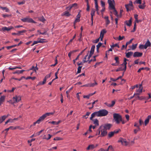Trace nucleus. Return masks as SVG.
I'll return each instance as SVG.
<instances>
[{
	"label": "nucleus",
	"instance_id": "obj_49",
	"mask_svg": "<svg viewBox=\"0 0 151 151\" xmlns=\"http://www.w3.org/2000/svg\"><path fill=\"white\" fill-rule=\"evenodd\" d=\"M136 23L135 22L134 24V27L133 29V30L131 31V32H134L136 30Z\"/></svg>",
	"mask_w": 151,
	"mask_h": 151
},
{
	"label": "nucleus",
	"instance_id": "obj_11",
	"mask_svg": "<svg viewBox=\"0 0 151 151\" xmlns=\"http://www.w3.org/2000/svg\"><path fill=\"white\" fill-rule=\"evenodd\" d=\"M97 116L98 117H100V113L99 111H96L93 113L91 114V116L90 118V119L91 120H92L93 119L95 116Z\"/></svg>",
	"mask_w": 151,
	"mask_h": 151
},
{
	"label": "nucleus",
	"instance_id": "obj_31",
	"mask_svg": "<svg viewBox=\"0 0 151 151\" xmlns=\"http://www.w3.org/2000/svg\"><path fill=\"white\" fill-rule=\"evenodd\" d=\"M72 89V87H71L70 89H69V90H68L66 91V93L67 94V96L68 98H69V93H70V92L71 91V90Z\"/></svg>",
	"mask_w": 151,
	"mask_h": 151
},
{
	"label": "nucleus",
	"instance_id": "obj_63",
	"mask_svg": "<svg viewBox=\"0 0 151 151\" xmlns=\"http://www.w3.org/2000/svg\"><path fill=\"white\" fill-rule=\"evenodd\" d=\"M43 131V130H40V131H39V132L37 133H36V135L37 136V135H39Z\"/></svg>",
	"mask_w": 151,
	"mask_h": 151
},
{
	"label": "nucleus",
	"instance_id": "obj_17",
	"mask_svg": "<svg viewBox=\"0 0 151 151\" xmlns=\"http://www.w3.org/2000/svg\"><path fill=\"white\" fill-rule=\"evenodd\" d=\"M95 10L93 8L91 9V20H93V17L95 15Z\"/></svg>",
	"mask_w": 151,
	"mask_h": 151
},
{
	"label": "nucleus",
	"instance_id": "obj_48",
	"mask_svg": "<svg viewBox=\"0 0 151 151\" xmlns=\"http://www.w3.org/2000/svg\"><path fill=\"white\" fill-rule=\"evenodd\" d=\"M135 3L137 4H141V0H136L134 2V4Z\"/></svg>",
	"mask_w": 151,
	"mask_h": 151
},
{
	"label": "nucleus",
	"instance_id": "obj_28",
	"mask_svg": "<svg viewBox=\"0 0 151 151\" xmlns=\"http://www.w3.org/2000/svg\"><path fill=\"white\" fill-rule=\"evenodd\" d=\"M63 13V15L66 17H69L70 15L69 12L67 11L64 12Z\"/></svg>",
	"mask_w": 151,
	"mask_h": 151
},
{
	"label": "nucleus",
	"instance_id": "obj_21",
	"mask_svg": "<svg viewBox=\"0 0 151 151\" xmlns=\"http://www.w3.org/2000/svg\"><path fill=\"white\" fill-rule=\"evenodd\" d=\"M95 4V7L96 8V10L97 12L99 11V6L98 4L97 0H94Z\"/></svg>",
	"mask_w": 151,
	"mask_h": 151
},
{
	"label": "nucleus",
	"instance_id": "obj_41",
	"mask_svg": "<svg viewBox=\"0 0 151 151\" xmlns=\"http://www.w3.org/2000/svg\"><path fill=\"white\" fill-rule=\"evenodd\" d=\"M82 67V66H79L78 67V70L77 71V73H79L81 72Z\"/></svg>",
	"mask_w": 151,
	"mask_h": 151
},
{
	"label": "nucleus",
	"instance_id": "obj_4",
	"mask_svg": "<svg viewBox=\"0 0 151 151\" xmlns=\"http://www.w3.org/2000/svg\"><path fill=\"white\" fill-rule=\"evenodd\" d=\"M21 21L24 22L32 23H36L37 22L34 21L33 19L28 17H26L21 19Z\"/></svg>",
	"mask_w": 151,
	"mask_h": 151
},
{
	"label": "nucleus",
	"instance_id": "obj_15",
	"mask_svg": "<svg viewBox=\"0 0 151 151\" xmlns=\"http://www.w3.org/2000/svg\"><path fill=\"white\" fill-rule=\"evenodd\" d=\"M13 29V27L12 26H10L8 27H6L2 28V29L4 31H10V30Z\"/></svg>",
	"mask_w": 151,
	"mask_h": 151
},
{
	"label": "nucleus",
	"instance_id": "obj_16",
	"mask_svg": "<svg viewBox=\"0 0 151 151\" xmlns=\"http://www.w3.org/2000/svg\"><path fill=\"white\" fill-rule=\"evenodd\" d=\"M81 17V15L79 13L76 16V18L74 22V24L75 25L76 23L77 22H79L80 21V18Z\"/></svg>",
	"mask_w": 151,
	"mask_h": 151
},
{
	"label": "nucleus",
	"instance_id": "obj_12",
	"mask_svg": "<svg viewBox=\"0 0 151 151\" xmlns=\"http://www.w3.org/2000/svg\"><path fill=\"white\" fill-rule=\"evenodd\" d=\"M112 126V125L110 124H107L101 126V128H104L106 130H109L111 128Z\"/></svg>",
	"mask_w": 151,
	"mask_h": 151
},
{
	"label": "nucleus",
	"instance_id": "obj_35",
	"mask_svg": "<svg viewBox=\"0 0 151 151\" xmlns=\"http://www.w3.org/2000/svg\"><path fill=\"white\" fill-rule=\"evenodd\" d=\"M89 84L90 87H93L94 86L97 85L98 83L96 82H95L93 83H89Z\"/></svg>",
	"mask_w": 151,
	"mask_h": 151
},
{
	"label": "nucleus",
	"instance_id": "obj_25",
	"mask_svg": "<svg viewBox=\"0 0 151 151\" xmlns=\"http://www.w3.org/2000/svg\"><path fill=\"white\" fill-rule=\"evenodd\" d=\"M106 30L105 29H103L102 30L101 32L100 33V36L102 37H103L104 36V35L105 33L106 32Z\"/></svg>",
	"mask_w": 151,
	"mask_h": 151
},
{
	"label": "nucleus",
	"instance_id": "obj_32",
	"mask_svg": "<svg viewBox=\"0 0 151 151\" xmlns=\"http://www.w3.org/2000/svg\"><path fill=\"white\" fill-rule=\"evenodd\" d=\"M86 48L85 49H84L79 54V55L77 56V57L76 58V60H78L79 58V57L80 55H81L84 52V51L86 49Z\"/></svg>",
	"mask_w": 151,
	"mask_h": 151
},
{
	"label": "nucleus",
	"instance_id": "obj_46",
	"mask_svg": "<svg viewBox=\"0 0 151 151\" xmlns=\"http://www.w3.org/2000/svg\"><path fill=\"white\" fill-rule=\"evenodd\" d=\"M117 47L118 48L119 47V46L118 44L116 43L115 44H113V45H112L111 46V47Z\"/></svg>",
	"mask_w": 151,
	"mask_h": 151
},
{
	"label": "nucleus",
	"instance_id": "obj_39",
	"mask_svg": "<svg viewBox=\"0 0 151 151\" xmlns=\"http://www.w3.org/2000/svg\"><path fill=\"white\" fill-rule=\"evenodd\" d=\"M77 4H76V3H74V4H72L71 5H70L69 7V9H71V8H72L73 7H74L76 6H77Z\"/></svg>",
	"mask_w": 151,
	"mask_h": 151
},
{
	"label": "nucleus",
	"instance_id": "obj_53",
	"mask_svg": "<svg viewBox=\"0 0 151 151\" xmlns=\"http://www.w3.org/2000/svg\"><path fill=\"white\" fill-rule=\"evenodd\" d=\"M124 38V36H123L121 37L120 35H119V37L118 40L119 41H120L123 40Z\"/></svg>",
	"mask_w": 151,
	"mask_h": 151
},
{
	"label": "nucleus",
	"instance_id": "obj_22",
	"mask_svg": "<svg viewBox=\"0 0 151 151\" xmlns=\"http://www.w3.org/2000/svg\"><path fill=\"white\" fill-rule=\"evenodd\" d=\"M125 54L126 57L127 58H129L132 55L133 52H126Z\"/></svg>",
	"mask_w": 151,
	"mask_h": 151
},
{
	"label": "nucleus",
	"instance_id": "obj_47",
	"mask_svg": "<svg viewBox=\"0 0 151 151\" xmlns=\"http://www.w3.org/2000/svg\"><path fill=\"white\" fill-rule=\"evenodd\" d=\"M144 3L142 5H140L139 6V7L141 9H144L145 8V6L144 5Z\"/></svg>",
	"mask_w": 151,
	"mask_h": 151
},
{
	"label": "nucleus",
	"instance_id": "obj_9",
	"mask_svg": "<svg viewBox=\"0 0 151 151\" xmlns=\"http://www.w3.org/2000/svg\"><path fill=\"white\" fill-rule=\"evenodd\" d=\"M21 100V97L19 96H15L12 98L13 104L18 102Z\"/></svg>",
	"mask_w": 151,
	"mask_h": 151
},
{
	"label": "nucleus",
	"instance_id": "obj_57",
	"mask_svg": "<svg viewBox=\"0 0 151 151\" xmlns=\"http://www.w3.org/2000/svg\"><path fill=\"white\" fill-rule=\"evenodd\" d=\"M121 131L120 129H119L118 130H115L114 131H113L114 134H116L118 133L119 131Z\"/></svg>",
	"mask_w": 151,
	"mask_h": 151
},
{
	"label": "nucleus",
	"instance_id": "obj_36",
	"mask_svg": "<svg viewBox=\"0 0 151 151\" xmlns=\"http://www.w3.org/2000/svg\"><path fill=\"white\" fill-rule=\"evenodd\" d=\"M54 140H62L63 139V138H60L59 137H56L54 138L53 139Z\"/></svg>",
	"mask_w": 151,
	"mask_h": 151
},
{
	"label": "nucleus",
	"instance_id": "obj_33",
	"mask_svg": "<svg viewBox=\"0 0 151 151\" xmlns=\"http://www.w3.org/2000/svg\"><path fill=\"white\" fill-rule=\"evenodd\" d=\"M145 45H140L139 46V48L140 49H146V47H145Z\"/></svg>",
	"mask_w": 151,
	"mask_h": 151
},
{
	"label": "nucleus",
	"instance_id": "obj_52",
	"mask_svg": "<svg viewBox=\"0 0 151 151\" xmlns=\"http://www.w3.org/2000/svg\"><path fill=\"white\" fill-rule=\"evenodd\" d=\"M24 71H25V70H17V73L18 74H21Z\"/></svg>",
	"mask_w": 151,
	"mask_h": 151
},
{
	"label": "nucleus",
	"instance_id": "obj_3",
	"mask_svg": "<svg viewBox=\"0 0 151 151\" xmlns=\"http://www.w3.org/2000/svg\"><path fill=\"white\" fill-rule=\"evenodd\" d=\"M113 117L115 121L117 124H119L121 122V121L122 120V117L121 116L118 114H114Z\"/></svg>",
	"mask_w": 151,
	"mask_h": 151
},
{
	"label": "nucleus",
	"instance_id": "obj_13",
	"mask_svg": "<svg viewBox=\"0 0 151 151\" xmlns=\"http://www.w3.org/2000/svg\"><path fill=\"white\" fill-rule=\"evenodd\" d=\"M142 84H140L139 85V88L136 90V93H134L136 95H139L140 93L142 92Z\"/></svg>",
	"mask_w": 151,
	"mask_h": 151
},
{
	"label": "nucleus",
	"instance_id": "obj_5",
	"mask_svg": "<svg viewBox=\"0 0 151 151\" xmlns=\"http://www.w3.org/2000/svg\"><path fill=\"white\" fill-rule=\"evenodd\" d=\"M53 114V113L50 112L47 113H45L39 118V119L37 120V122H38L39 123H40L41 122L43 121L46 117L49 116L50 115L52 114Z\"/></svg>",
	"mask_w": 151,
	"mask_h": 151
},
{
	"label": "nucleus",
	"instance_id": "obj_34",
	"mask_svg": "<svg viewBox=\"0 0 151 151\" xmlns=\"http://www.w3.org/2000/svg\"><path fill=\"white\" fill-rule=\"evenodd\" d=\"M137 45V44H133L132 46V48H131L132 50H135L136 48Z\"/></svg>",
	"mask_w": 151,
	"mask_h": 151
},
{
	"label": "nucleus",
	"instance_id": "obj_55",
	"mask_svg": "<svg viewBox=\"0 0 151 151\" xmlns=\"http://www.w3.org/2000/svg\"><path fill=\"white\" fill-rule=\"evenodd\" d=\"M99 38H98L94 40L93 41V43H96L98 42L99 41Z\"/></svg>",
	"mask_w": 151,
	"mask_h": 151
},
{
	"label": "nucleus",
	"instance_id": "obj_45",
	"mask_svg": "<svg viewBox=\"0 0 151 151\" xmlns=\"http://www.w3.org/2000/svg\"><path fill=\"white\" fill-rule=\"evenodd\" d=\"M39 20L42 22H44L45 20V19L43 17H40L39 18Z\"/></svg>",
	"mask_w": 151,
	"mask_h": 151
},
{
	"label": "nucleus",
	"instance_id": "obj_37",
	"mask_svg": "<svg viewBox=\"0 0 151 151\" xmlns=\"http://www.w3.org/2000/svg\"><path fill=\"white\" fill-rule=\"evenodd\" d=\"M36 78V77H31L30 76H29L28 77H27L26 78H25V79L26 80H28L29 79H31L32 80H35Z\"/></svg>",
	"mask_w": 151,
	"mask_h": 151
},
{
	"label": "nucleus",
	"instance_id": "obj_38",
	"mask_svg": "<svg viewBox=\"0 0 151 151\" xmlns=\"http://www.w3.org/2000/svg\"><path fill=\"white\" fill-rule=\"evenodd\" d=\"M147 68H143V67H142V68H140L138 70L137 72L139 73L141 72V70H145L146 69H147Z\"/></svg>",
	"mask_w": 151,
	"mask_h": 151
},
{
	"label": "nucleus",
	"instance_id": "obj_2",
	"mask_svg": "<svg viewBox=\"0 0 151 151\" xmlns=\"http://www.w3.org/2000/svg\"><path fill=\"white\" fill-rule=\"evenodd\" d=\"M127 60H128L125 58H124V62L121 65V67L118 68L116 70V71L118 72L120 71L126 70L127 68L126 64H127L126 61Z\"/></svg>",
	"mask_w": 151,
	"mask_h": 151
},
{
	"label": "nucleus",
	"instance_id": "obj_7",
	"mask_svg": "<svg viewBox=\"0 0 151 151\" xmlns=\"http://www.w3.org/2000/svg\"><path fill=\"white\" fill-rule=\"evenodd\" d=\"M133 6L132 2L131 1H129L128 4H126L125 7L127 9V11H129V10L132 9Z\"/></svg>",
	"mask_w": 151,
	"mask_h": 151
},
{
	"label": "nucleus",
	"instance_id": "obj_1",
	"mask_svg": "<svg viewBox=\"0 0 151 151\" xmlns=\"http://www.w3.org/2000/svg\"><path fill=\"white\" fill-rule=\"evenodd\" d=\"M113 2L111 0H108V2L109 4V9L110 10L113 9V12L114 14L117 17H118V13L116 10L113 4V3H114V1L113 0Z\"/></svg>",
	"mask_w": 151,
	"mask_h": 151
},
{
	"label": "nucleus",
	"instance_id": "obj_43",
	"mask_svg": "<svg viewBox=\"0 0 151 151\" xmlns=\"http://www.w3.org/2000/svg\"><path fill=\"white\" fill-rule=\"evenodd\" d=\"M140 128L139 127H138L137 128V129H134V134H136L137 133V132L140 130Z\"/></svg>",
	"mask_w": 151,
	"mask_h": 151
},
{
	"label": "nucleus",
	"instance_id": "obj_26",
	"mask_svg": "<svg viewBox=\"0 0 151 151\" xmlns=\"http://www.w3.org/2000/svg\"><path fill=\"white\" fill-rule=\"evenodd\" d=\"M27 32V31L25 30H23L22 31H19L18 32V35H22V33H25Z\"/></svg>",
	"mask_w": 151,
	"mask_h": 151
},
{
	"label": "nucleus",
	"instance_id": "obj_42",
	"mask_svg": "<svg viewBox=\"0 0 151 151\" xmlns=\"http://www.w3.org/2000/svg\"><path fill=\"white\" fill-rule=\"evenodd\" d=\"M115 103V101H111V104H110L109 107H113L114 106Z\"/></svg>",
	"mask_w": 151,
	"mask_h": 151
},
{
	"label": "nucleus",
	"instance_id": "obj_61",
	"mask_svg": "<svg viewBox=\"0 0 151 151\" xmlns=\"http://www.w3.org/2000/svg\"><path fill=\"white\" fill-rule=\"evenodd\" d=\"M107 149L108 151L109 150H113V149L111 145L109 146Z\"/></svg>",
	"mask_w": 151,
	"mask_h": 151
},
{
	"label": "nucleus",
	"instance_id": "obj_50",
	"mask_svg": "<svg viewBox=\"0 0 151 151\" xmlns=\"http://www.w3.org/2000/svg\"><path fill=\"white\" fill-rule=\"evenodd\" d=\"M48 138H46V137H43V139H47V140H48L49 139L51 138V137H52V135H51L50 134H48Z\"/></svg>",
	"mask_w": 151,
	"mask_h": 151
},
{
	"label": "nucleus",
	"instance_id": "obj_24",
	"mask_svg": "<svg viewBox=\"0 0 151 151\" xmlns=\"http://www.w3.org/2000/svg\"><path fill=\"white\" fill-rule=\"evenodd\" d=\"M5 96H2L0 98V106L2 104L5 100Z\"/></svg>",
	"mask_w": 151,
	"mask_h": 151
},
{
	"label": "nucleus",
	"instance_id": "obj_54",
	"mask_svg": "<svg viewBox=\"0 0 151 151\" xmlns=\"http://www.w3.org/2000/svg\"><path fill=\"white\" fill-rule=\"evenodd\" d=\"M58 63V61L57 59V57L56 58V59L55 60V63L54 64H52L51 65V66H55L56 65H57Z\"/></svg>",
	"mask_w": 151,
	"mask_h": 151
},
{
	"label": "nucleus",
	"instance_id": "obj_30",
	"mask_svg": "<svg viewBox=\"0 0 151 151\" xmlns=\"http://www.w3.org/2000/svg\"><path fill=\"white\" fill-rule=\"evenodd\" d=\"M0 8L3 10H5L6 12H8L9 11V9L6 7H2L1 6V7H0Z\"/></svg>",
	"mask_w": 151,
	"mask_h": 151
},
{
	"label": "nucleus",
	"instance_id": "obj_58",
	"mask_svg": "<svg viewBox=\"0 0 151 151\" xmlns=\"http://www.w3.org/2000/svg\"><path fill=\"white\" fill-rule=\"evenodd\" d=\"M45 40L43 39H40V40H38L39 41V43H42L44 42H45L44 41V40Z\"/></svg>",
	"mask_w": 151,
	"mask_h": 151
},
{
	"label": "nucleus",
	"instance_id": "obj_62",
	"mask_svg": "<svg viewBox=\"0 0 151 151\" xmlns=\"http://www.w3.org/2000/svg\"><path fill=\"white\" fill-rule=\"evenodd\" d=\"M25 3V1H23L21 2H19L18 3V4L19 5H21L24 4Z\"/></svg>",
	"mask_w": 151,
	"mask_h": 151
},
{
	"label": "nucleus",
	"instance_id": "obj_27",
	"mask_svg": "<svg viewBox=\"0 0 151 151\" xmlns=\"http://www.w3.org/2000/svg\"><path fill=\"white\" fill-rule=\"evenodd\" d=\"M95 48V45H92L91 49V50L90 51V53L91 54H93L94 52V49Z\"/></svg>",
	"mask_w": 151,
	"mask_h": 151
},
{
	"label": "nucleus",
	"instance_id": "obj_19",
	"mask_svg": "<svg viewBox=\"0 0 151 151\" xmlns=\"http://www.w3.org/2000/svg\"><path fill=\"white\" fill-rule=\"evenodd\" d=\"M93 122V123L96 126H98L99 124V120L97 119H95L92 120Z\"/></svg>",
	"mask_w": 151,
	"mask_h": 151
},
{
	"label": "nucleus",
	"instance_id": "obj_40",
	"mask_svg": "<svg viewBox=\"0 0 151 151\" xmlns=\"http://www.w3.org/2000/svg\"><path fill=\"white\" fill-rule=\"evenodd\" d=\"M149 121V119L147 117L145 121V126L148 123Z\"/></svg>",
	"mask_w": 151,
	"mask_h": 151
},
{
	"label": "nucleus",
	"instance_id": "obj_64",
	"mask_svg": "<svg viewBox=\"0 0 151 151\" xmlns=\"http://www.w3.org/2000/svg\"><path fill=\"white\" fill-rule=\"evenodd\" d=\"M51 73H50V74H49L48 75H47L45 77V78H46L47 79L50 78L51 76Z\"/></svg>",
	"mask_w": 151,
	"mask_h": 151
},
{
	"label": "nucleus",
	"instance_id": "obj_60",
	"mask_svg": "<svg viewBox=\"0 0 151 151\" xmlns=\"http://www.w3.org/2000/svg\"><path fill=\"white\" fill-rule=\"evenodd\" d=\"M133 40V39H132L129 42H126L127 45H128L130 44V43H131L132 42V41Z\"/></svg>",
	"mask_w": 151,
	"mask_h": 151
},
{
	"label": "nucleus",
	"instance_id": "obj_51",
	"mask_svg": "<svg viewBox=\"0 0 151 151\" xmlns=\"http://www.w3.org/2000/svg\"><path fill=\"white\" fill-rule=\"evenodd\" d=\"M88 56V54L84 58V60H83V63H85L86 62H88V60L86 61V57Z\"/></svg>",
	"mask_w": 151,
	"mask_h": 151
},
{
	"label": "nucleus",
	"instance_id": "obj_20",
	"mask_svg": "<svg viewBox=\"0 0 151 151\" xmlns=\"http://www.w3.org/2000/svg\"><path fill=\"white\" fill-rule=\"evenodd\" d=\"M132 21L131 19H130L129 21H126L125 24L128 26H130L132 24Z\"/></svg>",
	"mask_w": 151,
	"mask_h": 151
},
{
	"label": "nucleus",
	"instance_id": "obj_23",
	"mask_svg": "<svg viewBox=\"0 0 151 151\" xmlns=\"http://www.w3.org/2000/svg\"><path fill=\"white\" fill-rule=\"evenodd\" d=\"M145 47H146V48L148 47H150L151 46V43L150 42V41H149V40H147V41L145 43Z\"/></svg>",
	"mask_w": 151,
	"mask_h": 151
},
{
	"label": "nucleus",
	"instance_id": "obj_18",
	"mask_svg": "<svg viewBox=\"0 0 151 151\" xmlns=\"http://www.w3.org/2000/svg\"><path fill=\"white\" fill-rule=\"evenodd\" d=\"M8 116V115H4L1 116V117L0 118V124L2 123L6 118Z\"/></svg>",
	"mask_w": 151,
	"mask_h": 151
},
{
	"label": "nucleus",
	"instance_id": "obj_14",
	"mask_svg": "<svg viewBox=\"0 0 151 151\" xmlns=\"http://www.w3.org/2000/svg\"><path fill=\"white\" fill-rule=\"evenodd\" d=\"M143 55L142 52H136L134 53L133 57H141Z\"/></svg>",
	"mask_w": 151,
	"mask_h": 151
},
{
	"label": "nucleus",
	"instance_id": "obj_10",
	"mask_svg": "<svg viewBox=\"0 0 151 151\" xmlns=\"http://www.w3.org/2000/svg\"><path fill=\"white\" fill-rule=\"evenodd\" d=\"M118 142H121L122 144L125 146H127L128 145V142L125 139L120 138L118 141Z\"/></svg>",
	"mask_w": 151,
	"mask_h": 151
},
{
	"label": "nucleus",
	"instance_id": "obj_29",
	"mask_svg": "<svg viewBox=\"0 0 151 151\" xmlns=\"http://www.w3.org/2000/svg\"><path fill=\"white\" fill-rule=\"evenodd\" d=\"M114 134L113 132H110L108 134V137L109 138H111L114 135Z\"/></svg>",
	"mask_w": 151,
	"mask_h": 151
},
{
	"label": "nucleus",
	"instance_id": "obj_56",
	"mask_svg": "<svg viewBox=\"0 0 151 151\" xmlns=\"http://www.w3.org/2000/svg\"><path fill=\"white\" fill-rule=\"evenodd\" d=\"M102 43L101 42H99L98 44L96 45V48H99L101 46Z\"/></svg>",
	"mask_w": 151,
	"mask_h": 151
},
{
	"label": "nucleus",
	"instance_id": "obj_6",
	"mask_svg": "<svg viewBox=\"0 0 151 151\" xmlns=\"http://www.w3.org/2000/svg\"><path fill=\"white\" fill-rule=\"evenodd\" d=\"M100 117L106 116L108 114V111L105 109H102L99 110Z\"/></svg>",
	"mask_w": 151,
	"mask_h": 151
},
{
	"label": "nucleus",
	"instance_id": "obj_44",
	"mask_svg": "<svg viewBox=\"0 0 151 151\" xmlns=\"http://www.w3.org/2000/svg\"><path fill=\"white\" fill-rule=\"evenodd\" d=\"M119 58L118 57H115L114 58V60L116 61V63H117V64H119Z\"/></svg>",
	"mask_w": 151,
	"mask_h": 151
},
{
	"label": "nucleus",
	"instance_id": "obj_8",
	"mask_svg": "<svg viewBox=\"0 0 151 151\" xmlns=\"http://www.w3.org/2000/svg\"><path fill=\"white\" fill-rule=\"evenodd\" d=\"M101 126L99 127V129L101 130V134L100 135L101 137H104L106 136L107 134V132L106 129L102 128H101Z\"/></svg>",
	"mask_w": 151,
	"mask_h": 151
},
{
	"label": "nucleus",
	"instance_id": "obj_59",
	"mask_svg": "<svg viewBox=\"0 0 151 151\" xmlns=\"http://www.w3.org/2000/svg\"><path fill=\"white\" fill-rule=\"evenodd\" d=\"M39 43V41H34L33 43H32V44L31 45L32 46L34 45L37 44Z\"/></svg>",
	"mask_w": 151,
	"mask_h": 151
}]
</instances>
